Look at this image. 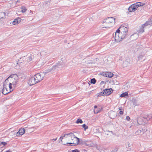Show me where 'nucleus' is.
<instances>
[{"instance_id": "14", "label": "nucleus", "mask_w": 152, "mask_h": 152, "mask_svg": "<svg viewBox=\"0 0 152 152\" xmlns=\"http://www.w3.org/2000/svg\"><path fill=\"white\" fill-rule=\"evenodd\" d=\"M10 92H9L7 90V88H6V86L4 84V83L3 85V87L2 91V93L3 94L6 95L8 94Z\"/></svg>"}, {"instance_id": "23", "label": "nucleus", "mask_w": 152, "mask_h": 152, "mask_svg": "<svg viewBox=\"0 0 152 152\" xmlns=\"http://www.w3.org/2000/svg\"><path fill=\"white\" fill-rule=\"evenodd\" d=\"M107 77H111L113 76V74L112 73L109 72H107Z\"/></svg>"}, {"instance_id": "9", "label": "nucleus", "mask_w": 152, "mask_h": 152, "mask_svg": "<svg viewBox=\"0 0 152 152\" xmlns=\"http://www.w3.org/2000/svg\"><path fill=\"white\" fill-rule=\"evenodd\" d=\"M36 81L38 82H39L41 80H42L43 78V77L41 76V74L40 73H38L36 74L34 76Z\"/></svg>"}, {"instance_id": "20", "label": "nucleus", "mask_w": 152, "mask_h": 152, "mask_svg": "<svg viewBox=\"0 0 152 152\" xmlns=\"http://www.w3.org/2000/svg\"><path fill=\"white\" fill-rule=\"evenodd\" d=\"M97 95L98 97H100L102 96H105V94L104 90L102 92L98 93Z\"/></svg>"}, {"instance_id": "33", "label": "nucleus", "mask_w": 152, "mask_h": 152, "mask_svg": "<svg viewBox=\"0 0 152 152\" xmlns=\"http://www.w3.org/2000/svg\"><path fill=\"white\" fill-rule=\"evenodd\" d=\"M107 72H103L102 73L103 75L105 77H107Z\"/></svg>"}, {"instance_id": "44", "label": "nucleus", "mask_w": 152, "mask_h": 152, "mask_svg": "<svg viewBox=\"0 0 152 152\" xmlns=\"http://www.w3.org/2000/svg\"><path fill=\"white\" fill-rule=\"evenodd\" d=\"M94 108H95V109H97V106L96 105H95L94 106Z\"/></svg>"}, {"instance_id": "4", "label": "nucleus", "mask_w": 152, "mask_h": 152, "mask_svg": "<svg viewBox=\"0 0 152 152\" xmlns=\"http://www.w3.org/2000/svg\"><path fill=\"white\" fill-rule=\"evenodd\" d=\"M18 77L16 75H13L12 77H11V80L12 81V83H10L9 85V88L11 89L12 88V85L15 86L18 82Z\"/></svg>"}, {"instance_id": "21", "label": "nucleus", "mask_w": 152, "mask_h": 152, "mask_svg": "<svg viewBox=\"0 0 152 152\" xmlns=\"http://www.w3.org/2000/svg\"><path fill=\"white\" fill-rule=\"evenodd\" d=\"M136 4H137V6H138V7H139L143 6L145 5V3L140 2H137L136 3Z\"/></svg>"}, {"instance_id": "12", "label": "nucleus", "mask_w": 152, "mask_h": 152, "mask_svg": "<svg viewBox=\"0 0 152 152\" xmlns=\"http://www.w3.org/2000/svg\"><path fill=\"white\" fill-rule=\"evenodd\" d=\"M109 116L110 118L114 119L116 117L117 115L115 112L112 111L109 113Z\"/></svg>"}, {"instance_id": "3", "label": "nucleus", "mask_w": 152, "mask_h": 152, "mask_svg": "<svg viewBox=\"0 0 152 152\" xmlns=\"http://www.w3.org/2000/svg\"><path fill=\"white\" fill-rule=\"evenodd\" d=\"M115 19L112 17H108L104 21V26L105 28L110 27L112 26L115 23Z\"/></svg>"}, {"instance_id": "2", "label": "nucleus", "mask_w": 152, "mask_h": 152, "mask_svg": "<svg viewBox=\"0 0 152 152\" xmlns=\"http://www.w3.org/2000/svg\"><path fill=\"white\" fill-rule=\"evenodd\" d=\"M71 137V142H67L66 144H64L65 145H67L68 144H73V146H76L78 145L79 143V139L76 137L73 133L70 134Z\"/></svg>"}, {"instance_id": "47", "label": "nucleus", "mask_w": 152, "mask_h": 152, "mask_svg": "<svg viewBox=\"0 0 152 152\" xmlns=\"http://www.w3.org/2000/svg\"><path fill=\"white\" fill-rule=\"evenodd\" d=\"M74 141H75V142H76V140H73Z\"/></svg>"}, {"instance_id": "15", "label": "nucleus", "mask_w": 152, "mask_h": 152, "mask_svg": "<svg viewBox=\"0 0 152 152\" xmlns=\"http://www.w3.org/2000/svg\"><path fill=\"white\" fill-rule=\"evenodd\" d=\"M140 117L138 118L137 119V122L138 123V121H139L140 119L141 118H143L145 119H146L148 120V114H144L142 113L140 115Z\"/></svg>"}, {"instance_id": "43", "label": "nucleus", "mask_w": 152, "mask_h": 152, "mask_svg": "<svg viewBox=\"0 0 152 152\" xmlns=\"http://www.w3.org/2000/svg\"><path fill=\"white\" fill-rule=\"evenodd\" d=\"M57 138H56V139H52V140L53 141H55L56 140H57Z\"/></svg>"}, {"instance_id": "17", "label": "nucleus", "mask_w": 152, "mask_h": 152, "mask_svg": "<svg viewBox=\"0 0 152 152\" xmlns=\"http://www.w3.org/2000/svg\"><path fill=\"white\" fill-rule=\"evenodd\" d=\"M21 18H18L14 19V20L13 21L12 23L14 25H16L18 24V23L21 21Z\"/></svg>"}, {"instance_id": "11", "label": "nucleus", "mask_w": 152, "mask_h": 152, "mask_svg": "<svg viewBox=\"0 0 152 152\" xmlns=\"http://www.w3.org/2000/svg\"><path fill=\"white\" fill-rule=\"evenodd\" d=\"M148 26V23L146 22L144 24L141 25L140 27V29L138 31L139 33H142L144 31V28L146 26Z\"/></svg>"}, {"instance_id": "36", "label": "nucleus", "mask_w": 152, "mask_h": 152, "mask_svg": "<svg viewBox=\"0 0 152 152\" xmlns=\"http://www.w3.org/2000/svg\"><path fill=\"white\" fill-rule=\"evenodd\" d=\"M126 119L128 121H129L130 120V118L129 116H127L126 117Z\"/></svg>"}, {"instance_id": "18", "label": "nucleus", "mask_w": 152, "mask_h": 152, "mask_svg": "<svg viewBox=\"0 0 152 152\" xmlns=\"http://www.w3.org/2000/svg\"><path fill=\"white\" fill-rule=\"evenodd\" d=\"M126 96H129L127 92L123 93L120 95V97H126Z\"/></svg>"}, {"instance_id": "45", "label": "nucleus", "mask_w": 152, "mask_h": 152, "mask_svg": "<svg viewBox=\"0 0 152 152\" xmlns=\"http://www.w3.org/2000/svg\"><path fill=\"white\" fill-rule=\"evenodd\" d=\"M130 144L129 143H128V147H130Z\"/></svg>"}, {"instance_id": "6", "label": "nucleus", "mask_w": 152, "mask_h": 152, "mask_svg": "<svg viewBox=\"0 0 152 152\" xmlns=\"http://www.w3.org/2000/svg\"><path fill=\"white\" fill-rule=\"evenodd\" d=\"M120 29L123 32L124 35L122 36L123 39H124L126 38V35H127L126 33L128 32V29L127 27H125L124 26H121L120 27Z\"/></svg>"}, {"instance_id": "28", "label": "nucleus", "mask_w": 152, "mask_h": 152, "mask_svg": "<svg viewBox=\"0 0 152 152\" xmlns=\"http://www.w3.org/2000/svg\"><path fill=\"white\" fill-rule=\"evenodd\" d=\"M21 11L22 12L24 13L27 10V9H26L25 7H21Z\"/></svg>"}, {"instance_id": "31", "label": "nucleus", "mask_w": 152, "mask_h": 152, "mask_svg": "<svg viewBox=\"0 0 152 152\" xmlns=\"http://www.w3.org/2000/svg\"><path fill=\"white\" fill-rule=\"evenodd\" d=\"M7 143L5 142H2L0 141V146L1 145H7Z\"/></svg>"}, {"instance_id": "42", "label": "nucleus", "mask_w": 152, "mask_h": 152, "mask_svg": "<svg viewBox=\"0 0 152 152\" xmlns=\"http://www.w3.org/2000/svg\"><path fill=\"white\" fill-rule=\"evenodd\" d=\"M11 76H10L7 79L5 80V82H6L7 81H8V79H9L10 77Z\"/></svg>"}, {"instance_id": "13", "label": "nucleus", "mask_w": 152, "mask_h": 152, "mask_svg": "<svg viewBox=\"0 0 152 152\" xmlns=\"http://www.w3.org/2000/svg\"><path fill=\"white\" fill-rule=\"evenodd\" d=\"M105 96H108L110 95L112 92L113 90L111 88L105 89L104 90Z\"/></svg>"}, {"instance_id": "26", "label": "nucleus", "mask_w": 152, "mask_h": 152, "mask_svg": "<svg viewBox=\"0 0 152 152\" xmlns=\"http://www.w3.org/2000/svg\"><path fill=\"white\" fill-rule=\"evenodd\" d=\"M91 82L92 84H95L96 82V80L95 78L91 79Z\"/></svg>"}, {"instance_id": "10", "label": "nucleus", "mask_w": 152, "mask_h": 152, "mask_svg": "<svg viewBox=\"0 0 152 152\" xmlns=\"http://www.w3.org/2000/svg\"><path fill=\"white\" fill-rule=\"evenodd\" d=\"M71 134H72V133L71 132L67 134H65L63 136L61 137L59 139H61V141H62V139L65 138L68 139L69 141H70V139H71V134Z\"/></svg>"}, {"instance_id": "30", "label": "nucleus", "mask_w": 152, "mask_h": 152, "mask_svg": "<svg viewBox=\"0 0 152 152\" xmlns=\"http://www.w3.org/2000/svg\"><path fill=\"white\" fill-rule=\"evenodd\" d=\"M82 127L84 128V130H86L88 128V126H86L85 124L82 125Z\"/></svg>"}, {"instance_id": "39", "label": "nucleus", "mask_w": 152, "mask_h": 152, "mask_svg": "<svg viewBox=\"0 0 152 152\" xmlns=\"http://www.w3.org/2000/svg\"><path fill=\"white\" fill-rule=\"evenodd\" d=\"M50 0L48 1L45 2V4H48V3H49V4L50 3Z\"/></svg>"}, {"instance_id": "32", "label": "nucleus", "mask_w": 152, "mask_h": 152, "mask_svg": "<svg viewBox=\"0 0 152 152\" xmlns=\"http://www.w3.org/2000/svg\"><path fill=\"white\" fill-rule=\"evenodd\" d=\"M143 57V56L142 55L138 57V60H141L142 59V58Z\"/></svg>"}, {"instance_id": "27", "label": "nucleus", "mask_w": 152, "mask_h": 152, "mask_svg": "<svg viewBox=\"0 0 152 152\" xmlns=\"http://www.w3.org/2000/svg\"><path fill=\"white\" fill-rule=\"evenodd\" d=\"M83 123V121L80 118L78 119L76 121V123L77 124H79V123L82 124Z\"/></svg>"}, {"instance_id": "5", "label": "nucleus", "mask_w": 152, "mask_h": 152, "mask_svg": "<svg viewBox=\"0 0 152 152\" xmlns=\"http://www.w3.org/2000/svg\"><path fill=\"white\" fill-rule=\"evenodd\" d=\"M120 29L119 28L116 30L115 33V36L114 37L115 40V41L117 42H120L121 40V39H123L122 36H120V35H121L120 33Z\"/></svg>"}, {"instance_id": "41", "label": "nucleus", "mask_w": 152, "mask_h": 152, "mask_svg": "<svg viewBox=\"0 0 152 152\" xmlns=\"http://www.w3.org/2000/svg\"><path fill=\"white\" fill-rule=\"evenodd\" d=\"M133 105H135V106H136V105H137V103L136 102H134L133 103Z\"/></svg>"}, {"instance_id": "25", "label": "nucleus", "mask_w": 152, "mask_h": 152, "mask_svg": "<svg viewBox=\"0 0 152 152\" xmlns=\"http://www.w3.org/2000/svg\"><path fill=\"white\" fill-rule=\"evenodd\" d=\"M85 145L86 146H88L89 147H93L94 145L92 143H85Z\"/></svg>"}, {"instance_id": "48", "label": "nucleus", "mask_w": 152, "mask_h": 152, "mask_svg": "<svg viewBox=\"0 0 152 152\" xmlns=\"http://www.w3.org/2000/svg\"><path fill=\"white\" fill-rule=\"evenodd\" d=\"M128 85H127L126 86L127 87H128Z\"/></svg>"}, {"instance_id": "37", "label": "nucleus", "mask_w": 152, "mask_h": 152, "mask_svg": "<svg viewBox=\"0 0 152 152\" xmlns=\"http://www.w3.org/2000/svg\"><path fill=\"white\" fill-rule=\"evenodd\" d=\"M107 132H110V133H111V134H113V132L112 131H108L107 132H106L105 133V134H106L107 135H108V133H107Z\"/></svg>"}, {"instance_id": "24", "label": "nucleus", "mask_w": 152, "mask_h": 152, "mask_svg": "<svg viewBox=\"0 0 152 152\" xmlns=\"http://www.w3.org/2000/svg\"><path fill=\"white\" fill-rule=\"evenodd\" d=\"M129 64V63L128 61H125L124 62L123 64V66L124 67H125L127 66Z\"/></svg>"}, {"instance_id": "16", "label": "nucleus", "mask_w": 152, "mask_h": 152, "mask_svg": "<svg viewBox=\"0 0 152 152\" xmlns=\"http://www.w3.org/2000/svg\"><path fill=\"white\" fill-rule=\"evenodd\" d=\"M25 129H20L18 132L17 133V135H18V134H19V135H22L25 133Z\"/></svg>"}, {"instance_id": "34", "label": "nucleus", "mask_w": 152, "mask_h": 152, "mask_svg": "<svg viewBox=\"0 0 152 152\" xmlns=\"http://www.w3.org/2000/svg\"><path fill=\"white\" fill-rule=\"evenodd\" d=\"M100 111V110H97V109H95L94 110V112L95 113H97Z\"/></svg>"}, {"instance_id": "35", "label": "nucleus", "mask_w": 152, "mask_h": 152, "mask_svg": "<svg viewBox=\"0 0 152 152\" xmlns=\"http://www.w3.org/2000/svg\"><path fill=\"white\" fill-rule=\"evenodd\" d=\"M72 152H80L79 150H78L77 149H76L75 150H72Z\"/></svg>"}, {"instance_id": "29", "label": "nucleus", "mask_w": 152, "mask_h": 152, "mask_svg": "<svg viewBox=\"0 0 152 152\" xmlns=\"http://www.w3.org/2000/svg\"><path fill=\"white\" fill-rule=\"evenodd\" d=\"M146 23H148V26H151L152 25V18H151L150 20L146 22Z\"/></svg>"}, {"instance_id": "7", "label": "nucleus", "mask_w": 152, "mask_h": 152, "mask_svg": "<svg viewBox=\"0 0 152 152\" xmlns=\"http://www.w3.org/2000/svg\"><path fill=\"white\" fill-rule=\"evenodd\" d=\"M138 7L136 3L131 5L128 8V10L130 12H134Z\"/></svg>"}, {"instance_id": "1", "label": "nucleus", "mask_w": 152, "mask_h": 152, "mask_svg": "<svg viewBox=\"0 0 152 152\" xmlns=\"http://www.w3.org/2000/svg\"><path fill=\"white\" fill-rule=\"evenodd\" d=\"M64 64L63 61L61 60L57 63L56 65H54L52 67H49L48 68L44 71V73L46 74L50 72L53 71L56 69L62 68L63 67V66L64 65Z\"/></svg>"}, {"instance_id": "49", "label": "nucleus", "mask_w": 152, "mask_h": 152, "mask_svg": "<svg viewBox=\"0 0 152 152\" xmlns=\"http://www.w3.org/2000/svg\"><path fill=\"white\" fill-rule=\"evenodd\" d=\"M102 82H103V81H102L101 83H102Z\"/></svg>"}, {"instance_id": "19", "label": "nucleus", "mask_w": 152, "mask_h": 152, "mask_svg": "<svg viewBox=\"0 0 152 152\" xmlns=\"http://www.w3.org/2000/svg\"><path fill=\"white\" fill-rule=\"evenodd\" d=\"M33 58V56L31 54H30V55L29 56L26 58V61H28L30 62L32 60Z\"/></svg>"}, {"instance_id": "46", "label": "nucleus", "mask_w": 152, "mask_h": 152, "mask_svg": "<svg viewBox=\"0 0 152 152\" xmlns=\"http://www.w3.org/2000/svg\"><path fill=\"white\" fill-rule=\"evenodd\" d=\"M6 152H11L10 151L8 150V151H6Z\"/></svg>"}, {"instance_id": "22", "label": "nucleus", "mask_w": 152, "mask_h": 152, "mask_svg": "<svg viewBox=\"0 0 152 152\" xmlns=\"http://www.w3.org/2000/svg\"><path fill=\"white\" fill-rule=\"evenodd\" d=\"M6 13L4 12H1L0 13V20L1 18H4V16L5 17L6 16Z\"/></svg>"}, {"instance_id": "40", "label": "nucleus", "mask_w": 152, "mask_h": 152, "mask_svg": "<svg viewBox=\"0 0 152 152\" xmlns=\"http://www.w3.org/2000/svg\"><path fill=\"white\" fill-rule=\"evenodd\" d=\"M119 110H123V108L122 107H119L118 108Z\"/></svg>"}, {"instance_id": "38", "label": "nucleus", "mask_w": 152, "mask_h": 152, "mask_svg": "<svg viewBox=\"0 0 152 152\" xmlns=\"http://www.w3.org/2000/svg\"><path fill=\"white\" fill-rule=\"evenodd\" d=\"M124 110H121L119 112V114L120 115H123L124 113Z\"/></svg>"}, {"instance_id": "8", "label": "nucleus", "mask_w": 152, "mask_h": 152, "mask_svg": "<svg viewBox=\"0 0 152 152\" xmlns=\"http://www.w3.org/2000/svg\"><path fill=\"white\" fill-rule=\"evenodd\" d=\"M38 83L36 81L35 77L33 76L31 77L28 80V83L30 86H32Z\"/></svg>"}]
</instances>
